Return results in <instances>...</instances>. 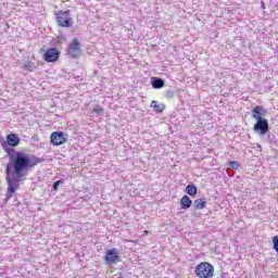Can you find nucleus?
<instances>
[{"label": "nucleus", "mask_w": 278, "mask_h": 278, "mask_svg": "<svg viewBox=\"0 0 278 278\" xmlns=\"http://www.w3.org/2000/svg\"><path fill=\"white\" fill-rule=\"evenodd\" d=\"M42 161L36 156L29 159L27 154L23 152H16L12 157L11 162L5 167L7 174V199L10 201L12 197H14V192H16L20 188L18 181L25 180V173L29 170V168H34V166H38Z\"/></svg>", "instance_id": "f257e3e1"}, {"label": "nucleus", "mask_w": 278, "mask_h": 278, "mask_svg": "<svg viewBox=\"0 0 278 278\" xmlns=\"http://www.w3.org/2000/svg\"><path fill=\"white\" fill-rule=\"evenodd\" d=\"M144 235H146V236H149V231H148V230H144Z\"/></svg>", "instance_id": "412c9836"}, {"label": "nucleus", "mask_w": 278, "mask_h": 278, "mask_svg": "<svg viewBox=\"0 0 278 278\" xmlns=\"http://www.w3.org/2000/svg\"><path fill=\"white\" fill-rule=\"evenodd\" d=\"M252 116H253V118H255V121L264 119V116H266V111H265L264 106L256 105L255 108H253Z\"/></svg>", "instance_id": "1a4fd4ad"}, {"label": "nucleus", "mask_w": 278, "mask_h": 278, "mask_svg": "<svg viewBox=\"0 0 278 278\" xmlns=\"http://www.w3.org/2000/svg\"><path fill=\"white\" fill-rule=\"evenodd\" d=\"M24 68L25 71H29V73L36 71V64L31 61H27L25 64H24Z\"/></svg>", "instance_id": "2eb2a0df"}, {"label": "nucleus", "mask_w": 278, "mask_h": 278, "mask_svg": "<svg viewBox=\"0 0 278 278\" xmlns=\"http://www.w3.org/2000/svg\"><path fill=\"white\" fill-rule=\"evenodd\" d=\"M186 192L187 194H189V197H197L198 189L194 185H188L186 188Z\"/></svg>", "instance_id": "4468645a"}, {"label": "nucleus", "mask_w": 278, "mask_h": 278, "mask_svg": "<svg viewBox=\"0 0 278 278\" xmlns=\"http://www.w3.org/2000/svg\"><path fill=\"white\" fill-rule=\"evenodd\" d=\"M229 166H230V168H232L233 170H238V168H240V163H238V161H230V162H229Z\"/></svg>", "instance_id": "f3484780"}, {"label": "nucleus", "mask_w": 278, "mask_h": 278, "mask_svg": "<svg viewBox=\"0 0 278 278\" xmlns=\"http://www.w3.org/2000/svg\"><path fill=\"white\" fill-rule=\"evenodd\" d=\"M7 142L9 147H18L21 144V138L16 134H9L7 136Z\"/></svg>", "instance_id": "9d476101"}, {"label": "nucleus", "mask_w": 278, "mask_h": 278, "mask_svg": "<svg viewBox=\"0 0 278 278\" xmlns=\"http://www.w3.org/2000/svg\"><path fill=\"white\" fill-rule=\"evenodd\" d=\"M60 184H64V180H56V181L53 184V190H58V188H60Z\"/></svg>", "instance_id": "aec40b11"}, {"label": "nucleus", "mask_w": 278, "mask_h": 278, "mask_svg": "<svg viewBox=\"0 0 278 278\" xmlns=\"http://www.w3.org/2000/svg\"><path fill=\"white\" fill-rule=\"evenodd\" d=\"M273 244H274V249L276 250V252L278 253V236H275L273 238Z\"/></svg>", "instance_id": "a211bd4d"}, {"label": "nucleus", "mask_w": 278, "mask_h": 278, "mask_svg": "<svg viewBox=\"0 0 278 278\" xmlns=\"http://www.w3.org/2000/svg\"><path fill=\"white\" fill-rule=\"evenodd\" d=\"M152 88H155V89L164 88V80L162 78H156L152 83Z\"/></svg>", "instance_id": "dca6fc26"}, {"label": "nucleus", "mask_w": 278, "mask_h": 278, "mask_svg": "<svg viewBox=\"0 0 278 278\" xmlns=\"http://www.w3.org/2000/svg\"><path fill=\"white\" fill-rule=\"evenodd\" d=\"M253 129L254 131H256V134H260L261 136H266V134H268V119H256Z\"/></svg>", "instance_id": "6e6552de"}, {"label": "nucleus", "mask_w": 278, "mask_h": 278, "mask_svg": "<svg viewBox=\"0 0 278 278\" xmlns=\"http://www.w3.org/2000/svg\"><path fill=\"white\" fill-rule=\"evenodd\" d=\"M194 275L198 278H212L214 277V265L208 262H201L195 266Z\"/></svg>", "instance_id": "f03ea898"}, {"label": "nucleus", "mask_w": 278, "mask_h": 278, "mask_svg": "<svg viewBox=\"0 0 278 278\" xmlns=\"http://www.w3.org/2000/svg\"><path fill=\"white\" fill-rule=\"evenodd\" d=\"M55 21L59 27H73V18L71 17V10L56 11Z\"/></svg>", "instance_id": "7ed1b4c3"}, {"label": "nucleus", "mask_w": 278, "mask_h": 278, "mask_svg": "<svg viewBox=\"0 0 278 278\" xmlns=\"http://www.w3.org/2000/svg\"><path fill=\"white\" fill-rule=\"evenodd\" d=\"M104 262L108 266L118 264L121 262V254L116 248L110 249L105 252Z\"/></svg>", "instance_id": "20e7f679"}, {"label": "nucleus", "mask_w": 278, "mask_h": 278, "mask_svg": "<svg viewBox=\"0 0 278 278\" xmlns=\"http://www.w3.org/2000/svg\"><path fill=\"white\" fill-rule=\"evenodd\" d=\"M94 114H103V108L102 106H94L93 108Z\"/></svg>", "instance_id": "6ab92c4d"}, {"label": "nucleus", "mask_w": 278, "mask_h": 278, "mask_svg": "<svg viewBox=\"0 0 278 278\" xmlns=\"http://www.w3.org/2000/svg\"><path fill=\"white\" fill-rule=\"evenodd\" d=\"M192 206V200L188 195H184L180 200L181 210H190Z\"/></svg>", "instance_id": "9b49d317"}, {"label": "nucleus", "mask_w": 278, "mask_h": 278, "mask_svg": "<svg viewBox=\"0 0 278 278\" xmlns=\"http://www.w3.org/2000/svg\"><path fill=\"white\" fill-rule=\"evenodd\" d=\"M67 140L66 134L62 131H53L50 135V142L53 147H62V144H66Z\"/></svg>", "instance_id": "423d86ee"}, {"label": "nucleus", "mask_w": 278, "mask_h": 278, "mask_svg": "<svg viewBox=\"0 0 278 278\" xmlns=\"http://www.w3.org/2000/svg\"><path fill=\"white\" fill-rule=\"evenodd\" d=\"M151 108L156 112L157 114H162L164 110H166V105L164 104H157V101L153 100L151 102Z\"/></svg>", "instance_id": "ddd939ff"}, {"label": "nucleus", "mask_w": 278, "mask_h": 278, "mask_svg": "<svg viewBox=\"0 0 278 278\" xmlns=\"http://www.w3.org/2000/svg\"><path fill=\"white\" fill-rule=\"evenodd\" d=\"M67 55H70V58H73V60H77V58L81 55V43H79V40H77V38H74L70 43L67 48Z\"/></svg>", "instance_id": "39448f33"}, {"label": "nucleus", "mask_w": 278, "mask_h": 278, "mask_svg": "<svg viewBox=\"0 0 278 278\" xmlns=\"http://www.w3.org/2000/svg\"><path fill=\"white\" fill-rule=\"evenodd\" d=\"M206 205H207V201L205 200V198H200L194 201L195 210H205Z\"/></svg>", "instance_id": "f8f14e48"}, {"label": "nucleus", "mask_w": 278, "mask_h": 278, "mask_svg": "<svg viewBox=\"0 0 278 278\" xmlns=\"http://www.w3.org/2000/svg\"><path fill=\"white\" fill-rule=\"evenodd\" d=\"M60 55H62V52L58 50V48H49L43 53L42 58L45 62H48L49 64L58 62L60 60Z\"/></svg>", "instance_id": "0eeeda50"}]
</instances>
